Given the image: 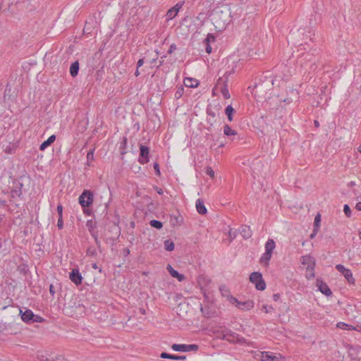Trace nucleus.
<instances>
[{
	"label": "nucleus",
	"instance_id": "1",
	"mask_svg": "<svg viewBox=\"0 0 361 361\" xmlns=\"http://www.w3.org/2000/svg\"><path fill=\"white\" fill-rule=\"evenodd\" d=\"M211 20L217 31H223L232 21L231 11L228 5L217 6L211 14Z\"/></svg>",
	"mask_w": 361,
	"mask_h": 361
},
{
	"label": "nucleus",
	"instance_id": "2",
	"mask_svg": "<svg viewBox=\"0 0 361 361\" xmlns=\"http://www.w3.org/2000/svg\"><path fill=\"white\" fill-rule=\"evenodd\" d=\"M222 295L226 298L229 303L234 305L238 309L242 311H249L254 307L255 303L252 300H247L245 301H240L229 293V291L225 290L222 292Z\"/></svg>",
	"mask_w": 361,
	"mask_h": 361
},
{
	"label": "nucleus",
	"instance_id": "3",
	"mask_svg": "<svg viewBox=\"0 0 361 361\" xmlns=\"http://www.w3.org/2000/svg\"><path fill=\"white\" fill-rule=\"evenodd\" d=\"M253 357L257 361H282L285 360V357L281 353L271 351L255 352Z\"/></svg>",
	"mask_w": 361,
	"mask_h": 361
},
{
	"label": "nucleus",
	"instance_id": "4",
	"mask_svg": "<svg viewBox=\"0 0 361 361\" xmlns=\"http://www.w3.org/2000/svg\"><path fill=\"white\" fill-rule=\"evenodd\" d=\"M301 263L304 266H306L307 274L306 277L310 279L314 277V267H315V260L310 255H307L302 256L301 257Z\"/></svg>",
	"mask_w": 361,
	"mask_h": 361
},
{
	"label": "nucleus",
	"instance_id": "5",
	"mask_svg": "<svg viewBox=\"0 0 361 361\" xmlns=\"http://www.w3.org/2000/svg\"><path fill=\"white\" fill-rule=\"evenodd\" d=\"M250 281L255 284V288L259 290H264L266 288V283L259 272H253L250 276Z\"/></svg>",
	"mask_w": 361,
	"mask_h": 361
},
{
	"label": "nucleus",
	"instance_id": "6",
	"mask_svg": "<svg viewBox=\"0 0 361 361\" xmlns=\"http://www.w3.org/2000/svg\"><path fill=\"white\" fill-rule=\"evenodd\" d=\"M93 200V193L85 190L79 197V203L82 207H88L92 204Z\"/></svg>",
	"mask_w": 361,
	"mask_h": 361
},
{
	"label": "nucleus",
	"instance_id": "7",
	"mask_svg": "<svg viewBox=\"0 0 361 361\" xmlns=\"http://www.w3.org/2000/svg\"><path fill=\"white\" fill-rule=\"evenodd\" d=\"M171 348L174 351L177 352H189V351H197L198 350V345L195 344H176L174 343L171 345Z\"/></svg>",
	"mask_w": 361,
	"mask_h": 361
},
{
	"label": "nucleus",
	"instance_id": "8",
	"mask_svg": "<svg viewBox=\"0 0 361 361\" xmlns=\"http://www.w3.org/2000/svg\"><path fill=\"white\" fill-rule=\"evenodd\" d=\"M336 269L343 275L348 283L350 284L355 283V279H354L353 273L350 269L345 268L342 264H337L336 266Z\"/></svg>",
	"mask_w": 361,
	"mask_h": 361
},
{
	"label": "nucleus",
	"instance_id": "9",
	"mask_svg": "<svg viewBox=\"0 0 361 361\" xmlns=\"http://www.w3.org/2000/svg\"><path fill=\"white\" fill-rule=\"evenodd\" d=\"M140 149V154L139 157V162L142 164H145L149 161V149L144 145H141Z\"/></svg>",
	"mask_w": 361,
	"mask_h": 361
},
{
	"label": "nucleus",
	"instance_id": "10",
	"mask_svg": "<svg viewBox=\"0 0 361 361\" xmlns=\"http://www.w3.org/2000/svg\"><path fill=\"white\" fill-rule=\"evenodd\" d=\"M20 313H21V318L24 322H38V320L37 319H35V318H38V317L35 316L33 314V312L30 310H27L24 312H22V311H20Z\"/></svg>",
	"mask_w": 361,
	"mask_h": 361
},
{
	"label": "nucleus",
	"instance_id": "11",
	"mask_svg": "<svg viewBox=\"0 0 361 361\" xmlns=\"http://www.w3.org/2000/svg\"><path fill=\"white\" fill-rule=\"evenodd\" d=\"M317 286L318 289L325 295L330 296L332 294L331 289L326 283L319 279H317Z\"/></svg>",
	"mask_w": 361,
	"mask_h": 361
},
{
	"label": "nucleus",
	"instance_id": "12",
	"mask_svg": "<svg viewBox=\"0 0 361 361\" xmlns=\"http://www.w3.org/2000/svg\"><path fill=\"white\" fill-rule=\"evenodd\" d=\"M182 5L177 4L173 8H170L166 13V20L169 21L174 18L178 13Z\"/></svg>",
	"mask_w": 361,
	"mask_h": 361
},
{
	"label": "nucleus",
	"instance_id": "13",
	"mask_svg": "<svg viewBox=\"0 0 361 361\" xmlns=\"http://www.w3.org/2000/svg\"><path fill=\"white\" fill-rule=\"evenodd\" d=\"M69 278L76 285H79L82 282V276L78 269H73L70 273Z\"/></svg>",
	"mask_w": 361,
	"mask_h": 361
},
{
	"label": "nucleus",
	"instance_id": "14",
	"mask_svg": "<svg viewBox=\"0 0 361 361\" xmlns=\"http://www.w3.org/2000/svg\"><path fill=\"white\" fill-rule=\"evenodd\" d=\"M166 269L171 275V276L173 278H176L178 280V281H183L185 280V276L183 274H179L176 270L173 269L170 264L167 266Z\"/></svg>",
	"mask_w": 361,
	"mask_h": 361
},
{
	"label": "nucleus",
	"instance_id": "15",
	"mask_svg": "<svg viewBox=\"0 0 361 361\" xmlns=\"http://www.w3.org/2000/svg\"><path fill=\"white\" fill-rule=\"evenodd\" d=\"M196 209L197 212L200 214H206L207 213V209L204 206V202L201 199H197L195 204Z\"/></svg>",
	"mask_w": 361,
	"mask_h": 361
},
{
	"label": "nucleus",
	"instance_id": "16",
	"mask_svg": "<svg viewBox=\"0 0 361 361\" xmlns=\"http://www.w3.org/2000/svg\"><path fill=\"white\" fill-rule=\"evenodd\" d=\"M271 255L272 252L265 251L260 258V263L264 264L265 267H267L269 265V262L271 258Z\"/></svg>",
	"mask_w": 361,
	"mask_h": 361
},
{
	"label": "nucleus",
	"instance_id": "17",
	"mask_svg": "<svg viewBox=\"0 0 361 361\" xmlns=\"http://www.w3.org/2000/svg\"><path fill=\"white\" fill-rule=\"evenodd\" d=\"M198 84L199 82L197 80L191 78H186L184 80V85L188 87H196Z\"/></svg>",
	"mask_w": 361,
	"mask_h": 361
},
{
	"label": "nucleus",
	"instance_id": "18",
	"mask_svg": "<svg viewBox=\"0 0 361 361\" xmlns=\"http://www.w3.org/2000/svg\"><path fill=\"white\" fill-rule=\"evenodd\" d=\"M55 140H56V136L54 135H51L46 141L43 142L40 145L39 149L42 151L44 150L49 145H50L51 143H53Z\"/></svg>",
	"mask_w": 361,
	"mask_h": 361
},
{
	"label": "nucleus",
	"instance_id": "19",
	"mask_svg": "<svg viewBox=\"0 0 361 361\" xmlns=\"http://www.w3.org/2000/svg\"><path fill=\"white\" fill-rule=\"evenodd\" d=\"M336 326L341 329H343V330H348V331H357V328L352 326V325H350V324H345L344 322H338L336 324Z\"/></svg>",
	"mask_w": 361,
	"mask_h": 361
},
{
	"label": "nucleus",
	"instance_id": "20",
	"mask_svg": "<svg viewBox=\"0 0 361 361\" xmlns=\"http://www.w3.org/2000/svg\"><path fill=\"white\" fill-rule=\"evenodd\" d=\"M79 63L78 61L73 63L70 68V73L71 76L75 77L78 74Z\"/></svg>",
	"mask_w": 361,
	"mask_h": 361
},
{
	"label": "nucleus",
	"instance_id": "21",
	"mask_svg": "<svg viewBox=\"0 0 361 361\" xmlns=\"http://www.w3.org/2000/svg\"><path fill=\"white\" fill-rule=\"evenodd\" d=\"M235 112V109L231 105H228L226 108L225 114L227 115L228 119L230 122L233 121V115Z\"/></svg>",
	"mask_w": 361,
	"mask_h": 361
},
{
	"label": "nucleus",
	"instance_id": "22",
	"mask_svg": "<svg viewBox=\"0 0 361 361\" xmlns=\"http://www.w3.org/2000/svg\"><path fill=\"white\" fill-rule=\"evenodd\" d=\"M275 247V242L272 239H269L265 244V250L267 252H272Z\"/></svg>",
	"mask_w": 361,
	"mask_h": 361
},
{
	"label": "nucleus",
	"instance_id": "23",
	"mask_svg": "<svg viewBox=\"0 0 361 361\" xmlns=\"http://www.w3.org/2000/svg\"><path fill=\"white\" fill-rule=\"evenodd\" d=\"M224 135H226L227 136H231V135H237V132L235 130L231 129V128L229 126H228V125H226L224 127Z\"/></svg>",
	"mask_w": 361,
	"mask_h": 361
},
{
	"label": "nucleus",
	"instance_id": "24",
	"mask_svg": "<svg viewBox=\"0 0 361 361\" xmlns=\"http://www.w3.org/2000/svg\"><path fill=\"white\" fill-rule=\"evenodd\" d=\"M164 247L167 251H173L174 250V243L171 240L164 241Z\"/></svg>",
	"mask_w": 361,
	"mask_h": 361
},
{
	"label": "nucleus",
	"instance_id": "25",
	"mask_svg": "<svg viewBox=\"0 0 361 361\" xmlns=\"http://www.w3.org/2000/svg\"><path fill=\"white\" fill-rule=\"evenodd\" d=\"M221 92L225 99H229L231 97L226 84H225L224 87L221 89Z\"/></svg>",
	"mask_w": 361,
	"mask_h": 361
},
{
	"label": "nucleus",
	"instance_id": "26",
	"mask_svg": "<svg viewBox=\"0 0 361 361\" xmlns=\"http://www.w3.org/2000/svg\"><path fill=\"white\" fill-rule=\"evenodd\" d=\"M230 336H231L233 338L232 339H230V338H227V340L228 341H234V339H236V341L238 342V343H246V340L243 338V337H239L238 335H235L234 334H231Z\"/></svg>",
	"mask_w": 361,
	"mask_h": 361
},
{
	"label": "nucleus",
	"instance_id": "27",
	"mask_svg": "<svg viewBox=\"0 0 361 361\" xmlns=\"http://www.w3.org/2000/svg\"><path fill=\"white\" fill-rule=\"evenodd\" d=\"M151 226L154 227L156 228L160 229L162 228L163 224L161 221L157 220H152L149 222Z\"/></svg>",
	"mask_w": 361,
	"mask_h": 361
},
{
	"label": "nucleus",
	"instance_id": "28",
	"mask_svg": "<svg viewBox=\"0 0 361 361\" xmlns=\"http://www.w3.org/2000/svg\"><path fill=\"white\" fill-rule=\"evenodd\" d=\"M320 221H321V215H320V214H317L314 218V222L315 228L319 229Z\"/></svg>",
	"mask_w": 361,
	"mask_h": 361
},
{
	"label": "nucleus",
	"instance_id": "29",
	"mask_svg": "<svg viewBox=\"0 0 361 361\" xmlns=\"http://www.w3.org/2000/svg\"><path fill=\"white\" fill-rule=\"evenodd\" d=\"M262 311L264 313L267 314V313L270 312L271 311H272L274 310V308H273L272 306H269L267 305H264L262 307Z\"/></svg>",
	"mask_w": 361,
	"mask_h": 361
},
{
	"label": "nucleus",
	"instance_id": "30",
	"mask_svg": "<svg viewBox=\"0 0 361 361\" xmlns=\"http://www.w3.org/2000/svg\"><path fill=\"white\" fill-rule=\"evenodd\" d=\"M206 173L211 178H214V171L212 169L211 166H207L206 168Z\"/></svg>",
	"mask_w": 361,
	"mask_h": 361
},
{
	"label": "nucleus",
	"instance_id": "31",
	"mask_svg": "<svg viewBox=\"0 0 361 361\" xmlns=\"http://www.w3.org/2000/svg\"><path fill=\"white\" fill-rule=\"evenodd\" d=\"M343 212L348 217H350L351 216V210L348 204L344 205Z\"/></svg>",
	"mask_w": 361,
	"mask_h": 361
},
{
	"label": "nucleus",
	"instance_id": "32",
	"mask_svg": "<svg viewBox=\"0 0 361 361\" xmlns=\"http://www.w3.org/2000/svg\"><path fill=\"white\" fill-rule=\"evenodd\" d=\"M49 361H66V359L63 355H58L50 359Z\"/></svg>",
	"mask_w": 361,
	"mask_h": 361
},
{
	"label": "nucleus",
	"instance_id": "33",
	"mask_svg": "<svg viewBox=\"0 0 361 361\" xmlns=\"http://www.w3.org/2000/svg\"><path fill=\"white\" fill-rule=\"evenodd\" d=\"M215 37L212 34H208L205 39L206 44H209L212 42H214Z\"/></svg>",
	"mask_w": 361,
	"mask_h": 361
},
{
	"label": "nucleus",
	"instance_id": "34",
	"mask_svg": "<svg viewBox=\"0 0 361 361\" xmlns=\"http://www.w3.org/2000/svg\"><path fill=\"white\" fill-rule=\"evenodd\" d=\"M87 159L88 161H92L94 159V150H90L87 152Z\"/></svg>",
	"mask_w": 361,
	"mask_h": 361
},
{
	"label": "nucleus",
	"instance_id": "35",
	"mask_svg": "<svg viewBox=\"0 0 361 361\" xmlns=\"http://www.w3.org/2000/svg\"><path fill=\"white\" fill-rule=\"evenodd\" d=\"M160 357L164 359H171L173 357V355L168 354L166 353H161Z\"/></svg>",
	"mask_w": 361,
	"mask_h": 361
},
{
	"label": "nucleus",
	"instance_id": "36",
	"mask_svg": "<svg viewBox=\"0 0 361 361\" xmlns=\"http://www.w3.org/2000/svg\"><path fill=\"white\" fill-rule=\"evenodd\" d=\"M186 358L184 355H173V357H171V360H185Z\"/></svg>",
	"mask_w": 361,
	"mask_h": 361
},
{
	"label": "nucleus",
	"instance_id": "37",
	"mask_svg": "<svg viewBox=\"0 0 361 361\" xmlns=\"http://www.w3.org/2000/svg\"><path fill=\"white\" fill-rule=\"evenodd\" d=\"M57 226L59 229H61L63 226V219L62 217H59L58 221H57Z\"/></svg>",
	"mask_w": 361,
	"mask_h": 361
},
{
	"label": "nucleus",
	"instance_id": "38",
	"mask_svg": "<svg viewBox=\"0 0 361 361\" xmlns=\"http://www.w3.org/2000/svg\"><path fill=\"white\" fill-rule=\"evenodd\" d=\"M57 212L59 214V217H62V212H63V207L61 204H59L57 206Z\"/></svg>",
	"mask_w": 361,
	"mask_h": 361
},
{
	"label": "nucleus",
	"instance_id": "39",
	"mask_svg": "<svg viewBox=\"0 0 361 361\" xmlns=\"http://www.w3.org/2000/svg\"><path fill=\"white\" fill-rule=\"evenodd\" d=\"M177 47H176V45L173 44L171 45L169 49V54H171L173 51H174L175 50H176Z\"/></svg>",
	"mask_w": 361,
	"mask_h": 361
},
{
	"label": "nucleus",
	"instance_id": "40",
	"mask_svg": "<svg viewBox=\"0 0 361 361\" xmlns=\"http://www.w3.org/2000/svg\"><path fill=\"white\" fill-rule=\"evenodd\" d=\"M154 169L156 171L157 174V175H160L159 166V164L157 163H154Z\"/></svg>",
	"mask_w": 361,
	"mask_h": 361
},
{
	"label": "nucleus",
	"instance_id": "41",
	"mask_svg": "<svg viewBox=\"0 0 361 361\" xmlns=\"http://www.w3.org/2000/svg\"><path fill=\"white\" fill-rule=\"evenodd\" d=\"M49 293L51 295H54V294H55V289H54V286L53 284H51L49 286Z\"/></svg>",
	"mask_w": 361,
	"mask_h": 361
},
{
	"label": "nucleus",
	"instance_id": "42",
	"mask_svg": "<svg viewBox=\"0 0 361 361\" xmlns=\"http://www.w3.org/2000/svg\"><path fill=\"white\" fill-rule=\"evenodd\" d=\"M318 230H319L318 228H314L312 233L310 235V238L312 239L314 238V236L316 235V234L318 232Z\"/></svg>",
	"mask_w": 361,
	"mask_h": 361
},
{
	"label": "nucleus",
	"instance_id": "43",
	"mask_svg": "<svg viewBox=\"0 0 361 361\" xmlns=\"http://www.w3.org/2000/svg\"><path fill=\"white\" fill-rule=\"evenodd\" d=\"M206 51L208 54H210L212 52V47L209 45V44H207Z\"/></svg>",
	"mask_w": 361,
	"mask_h": 361
},
{
	"label": "nucleus",
	"instance_id": "44",
	"mask_svg": "<svg viewBox=\"0 0 361 361\" xmlns=\"http://www.w3.org/2000/svg\"><path fill=\"white\" fill-rule=\"evenodd\" d=\"M144 63V60L142 59H140L138 60L137 61V68H140V66H142Z\"/></svg>",
	"mask_w": 361,
	"mask_h": 361
},
{
	"label": "nucleus",
	"instance_id": "45",
	"mask_svg": "<svg viewBox=\"0 0 361 361\" xmlns=\"http://www.w3.org/2000/svg\"><path fill=\"white\" fill-rule=\"evenodd\" d=\"M355 208L356 209H357L358 211H361V202H357L355 205Z\"/></svg>",
	"mask_w": 361,
	"mask_h": 361
},
{
	"label": "nucleus",
	"instance_id": "46",
	"mask_svg": "<svg viewBox=\"0 0 361 361\" xmlns=\"http://www.w3.org/2000/svg\"><path fill=\"white\" fill-rule=\"evenodd\" d=\"M5 152H6V153H7V154H11V153H12V151H11V149L10 147H6V149H5Z\"/></svg>",
	"mask_w": 361,
	"mask_h": 361
},
{
	"label": "nucleus",
	"instance_id": "47",
	"mask_svg": "<svg viewBox=\"0 0 361 361\" xmlns=\"http://www.w3.org/2000/svg\"><path fill=\"white\" fill-rule=\"evenodd\" d=\"M273 298H274V300L275 301H276V300H279V294H274V296H273Z\"/></svg>",
	"mask_w": 361,
	"mask_h": 361
},
{
	"label": "nucleus",
	"instance_id": "48",
	"mask_svg": "<svg viewBox=\"0 0 361 361\" xmlns=\"http://www.w3.org/2000/svg\"><path fill=\"white\" fill-rule=\"evenodd\" d=\"M352 361H361V353L359 355L357 358H355Z\"/></svg>",
	"mask_w": 361,
	"mask_h": 361
},
{
	"label": "nucleus",
	"instance_id": "49",
	"mask_svg": "<svg viewBox=\"0 0 361 361\" xmlns=\"http://www.w3.org/2000/svg\"><path fill=\"white\" fill-rule=\"evenodd\" d=\"M124 252L127 255L130 253V250L128 248H126L124 250Z\"/></svg>",
	"mask_w": 361,
	"mask_h": 361
},
{
	"label": "nucleus",
	"instance_id": "50",
	"mask_svg": "<svg viewBox=\"0 0 361 361\" xmlns=\"http://www.w3.org/2000/svg\"><path fill=\"white\" fill-rule=\"evenodd\" d=\"M183 88H181V90H180V91H178V92H176V94H178L179 96H180V95H181V94H182V92H183Z\"/></svg>",
	"mask_w": 361,
	"mask_h": 361
},
{
	"label": "nucleus",
	"instance_id": "51",
	"mask_svg": "<svg viewBox=\"0 0 361 361\" xmlns=\"http://www.w3.org/2000/svg\"><path fill=\"white\" fill-rule=\"evenodd\" d=\"M157 192H158L159 195L163 194V190H162V189L159 188V189H157Z\"/></svg>",
	"mask_w": 361,
	"mask_h": 361
},
{
	"label": "nucleus",
	"instance_id": "52",
	"mask_svg": "<svg viewBox=\"0 0 361 361\" xmlns=\"http://www.w3.org/2000/svg\"><path fill=\"white\" fill-rule=\"evenodd\" d=\"M135 76H138L140 75V72L138 71V68H137V70H136V71L135 73Z\"/></svg>",
	"mask_w": 361,
	"mask_h": 361
},
{
	"label": "nucleus",
	"instance_id": "53",
	"mask_svg": "<svg viewBox=\"0 0 361 361\" xmlns=\"http://www.w3.org/2000/svg\"><path fill=\"white\" fill-rule=\"evenodd\" d=\"M314 125L315 126L318 127L319 126V123L317 121H314Z\"/></svg>",
	"mask_w": 361,
	"mask_h": 361
},
{
	"label": "nucleus",
	"instance_id": "54",
	"mask_svg": "<svg viewBox=\"0 0 361 361\" xmlns=\"http://www.w3.org/2000/svg\"><path fill=\"white\" fill-rule=\"evenodd\" d=\"M140 312L142 314H145V310L144 309H140Z\"/></svg>",
	"mask_w": 361,
	"mask_h": 361
},
{
	"label": "nucleus",
	"instance_id": "55",
	"mask_svg": "<svg viewBox=\"0 0 361 361\" xmlns=\"http://www.w3.org/2000/svg\"><path fill=\"white\" fill-rule=\"evenodd\" d=\"M358 151L361 153V145H360V147H358Z\"/></svg>",
	"mask_w": 361,
	"mask_h": 361
},
{
	"label": "nucleus",
	"instance_id": "56",
	"mask_svg": "<svg viewBox=\"0 0 361 361\" xmlns=\"http://www.w3.org/2000/svg\"><path fill=\"white\" fill-rule=\"evenodd\" d=\"M358 235H359V238H360V239H361V231H360V232H359V234H358Z\"/></svg>",
	"mask_w": 361,
	"mask_h": 361
},
{
	"label": "nucleus",
	"instance_id": "57",
	"mask_svg": "<svg viewBox=\"0 0 361 361\" xmlns=\"http://www.w3.org/2000/svg\"><path fill=\"white\" fill-rule=\"evenodd\" d=\"M93 268L96 269V268H97V265H96V264H94V265H93Z\"/></svg>",
	"mask_w": 361,
	"mask_h": 361
}]
</instances>
